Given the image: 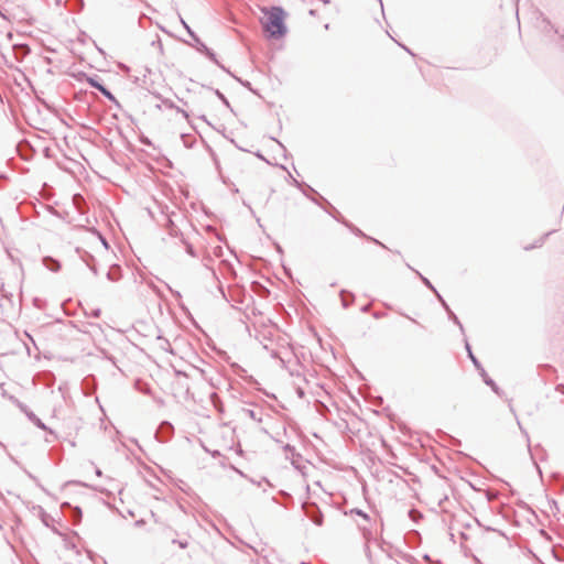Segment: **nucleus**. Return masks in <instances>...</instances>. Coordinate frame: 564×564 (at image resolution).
I'll use <instances>...</instances> for the list:
<instances>
[{"label": "nucleus", "instance_id": "nucleus-1", "mask_svg": "<svg viewBox=\"0 0 564 564\" xmlns=\"http://www.w3.org/2000/svg\"><path fill=\"white\" fill-rule=\"evenodd\" d=\"M263 18L262 28L269 37L281 39L286 32L285 25L286 12L280 7L262 8Z\"/></svg>", "mask_w": 564, "mask_h": 564}, {"label": "nucleus", "instance_id": "nucleus-2", "mask_svg": "<svg viewBox=\"0 0 564 564\" xmlns=\"http://www.w3.org/2000/svg\"><path fill=\"white\" fill-rule=\"evenodd\" d=\"M90 83L94 87L98 88L102 94L110 97V93L107 89H105L101 85L95 83L94 80H90Z\"/></svg>", "mask_w": 564, "mask_h": 564}]
</instances>
